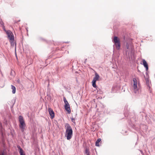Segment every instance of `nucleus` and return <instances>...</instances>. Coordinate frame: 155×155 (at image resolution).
Listing matches in <instances>:
<instances>
[{
    "mask_svg": "<svg viewBox=\"0 0 155 155\" xmlns=\"http://www.w3.org/2000/svg\"><path fill=\"white\" fill-rule=\"evenodd\" d=\"M113 42L114 44L116 49L119 50L120 47V39L117 37L114 36L113 38Z\"/></svg>",
    "mask_w": 155,
    "mask_h": 155,
    "instance_id": "5",
    "label": "nucleus"
},
{
    "mask_svg": "<svg viewBox=\"0 0 155 155\" xmlns=\"http://www.w3.org/2000/svg\"><path fill=\"white\" fill-rule=\"evenodd\" d=\"M11 88L12 89V93L13 94H15L16 92V88L13 85H11Z\"/></svg>",
    "mask_w": 155,
    "mask_h": 155,
    "instance_id": "12",
    "label": "nucleus"
},
{
    "mask_svg": "<svg viewBox=\"0 0 155 155\" xmlns=\"http://www.w3.org/2000/svg\"><path fill=\"white\" fill-rule=\"evenodd\" d=\"M65 127L66 128L65 131V137L68 140H70L72 137L73 135V130L71 127L70 126L69 124L67 123Z\"/></svg>",
    "mask_w": 155,
    "mask_h": 155,
    "instance_id": "2",
    "label": "nucleus"
},
{
    "mask_svg": "<svg viewBox=\"0 0 155 155\" xmlns=\"http://www.w3.org/2000/svg\"><path fill=\"white\" fill-rule=\"evenodd\" d=\"M19 153L20 154V155H25V154L24 153V151L23 150L21 147H19Z\"/></svg>",
    "mask_w": 155,
    "mask_h": 155,
    "instance_id": "11",
    "label": "nucleus"
},
{
    "mask_svg": "<svg viewBox=\"0 0 155 155\" xmlns=\"http://www.w3.org/2000/svg\"><path fill=\"white\" fill-rule=\"evenodd\" d=\"M85 152L87 155L88 154H89V152L87 149L85 150Z\"/></svg>",
    "mask_w": 155,
    "mask_h": 155,
    "instance_id": "13",
    "label": "nucleus"
},
{
    "mask_svg": "<svg viewBox=\"0 0 155 155\" xmlns=\"http://www.w3.org/2000/svg\"><path fill=\"white\" fill-rule=\"evenodd\" d=\"M101 138H99L96 141L95 143V145L97 147H99L100 145L99 144V143L101 141Z\"/></svg>",
    "mask_w": 155,
    "mask_h": 155,
    "instance_id": "10",
    "label": "nucleus"
},
{
    "mask_svg": "<svg viewBox=\"0 0 155 155\" xmlns=\"http://www.w3.org/2000/svg\"><path fill=\"white\" fill-rule=\"evenodd\" d=\"M20 21V20H19L18 21H17V22H16V21H15V23H17L18 22V21Z\"/></svg>",
    "mask_w": 155,
    "mask_h": 155,
    "instance_id": "17",
    "label": "nucleus"
},
{
    "mask_svg": "<svg viewBox=\"0 0 155 155\" xmlns=\"http://www.w3.org/2000/svg\"><path fill=\"white\" fill-rule=\"evenodd\" d=\"M87 155H90V154H88Z\"/></svg>",
    "mask_w": 155,
    "mask_h": 155,
    "instance_id": "18",
    "label": "nucleus"
},
{
    "mask_svg": "<svg viewBox=\"0 0 155 155\" xmlns=\"http://www.w3.org/2000/svg\"><path fill=\"white\" fill-rule=\"evenodd\" d=\"M63 100L65 103L64 106L65 109L68 113L70 114L71 112L70 105L65 97H63Z\"/></svg>",
    "mask_w": 155,
    "mask_h": 155,
    "instance_id": "6",
    "label": "nucleus"
},
{
    "mask_svg": "<svg viewBox=\"0 0 155 155\" xmlns=\"http://www.w3.org/2000/svg\"><path fill=\"white\" fill-rule=\"evenodd\" d=\"M71 121L73 122L74 124H75V119L74 118H71Z\"/></svg>",
    "mask_w": 155,
    "mask_h": 155,
    "instance_id": "14",
    "label": "nucleus"
},
{
    "mask_svg": "<svg viewBox=\"0 0 155 155\" xmlns=\"http://www.w3.org/2000/svg\"><path fill=\"white\" fill-rule=\"evenodd\" d=\"M5 31L6 32L11 45L14 46L15 43V41L13 34L9 30L7 31L5 30Z\"/></svg>",
    "mask_w": 155,
    "mask_h": 155,
    "instance_id": "3",
    "label": "nucleus"
},
{
    "mask_svg": "<svg viewBox=\"0 0 155 155\" xmlns=\"http://www.w3.org/2000/svg\"><path fill=\"white\" fill-rule=\"evenodd\" d=\"M142 61H143V65L144 66V67L146 68V70L147 71L148 70V64H147V62L144 59L142 60Z\"/></svg>",
    "mask_w": 155,
    "mask_h": 155,
    "instance_id": "9",
    "label": "nucleus"
},
{
    "mask_svg": "<svg viewBox=\"0 0 155 155\" xmlns=\"http://www.w3.org/2000/svg\"><path fill=\"white\" fill-rule=\"evenodd\" d=\"M133 81L132 89L135 93H138L140 87L139 80L138 78H134L133 79Z\"/></svg>",
    "mask_w": 155,
    "mask_h": 155,
    "instance_id": "1",
    "label": "nucleus"
},
{
    "mask_svg": "<svg viewBox=\"0 0 155 155\" xmlns=\"http://www.w3.org/2000/svg\"><path fill=\"white\" fill-rule=\"evenodd\" d=\"M0 155H5L4 152H2L0 153Z\"/></svg>",
    "mask_w": 155,
    "mask_h": 155,
    "instance_id": "16",
    "label": "nucleus"
},
{
    "mask_svg": "<svg viewBox=\"0 0 155 155\" xmlns=\"http://www.w3.org/2000/svg\"><path fill=\"white\" fill-rule=\"evenodd\" d=\"M126 47L127 49H128L129 48V45L127 43L126 45Z\"/></svg>",
    "mask_w": 155,
    "mask_h": 155,
    "instance_id": "15",
    "label": "nucleus"
},
{
    "mask_svg": "<svg viewBox=\"0 0 155 155\" xmlns=\"http://www.w3.org/2000/svg\"><path fill=\"white\" fill-rule=\"evenodd\" d=\"M99 78V75L97 73H96L95 74V77L94 78L93 80L92 81V86L94 87L95 88H96L97 87L96 84V82L98 80Z\"/></svg>",
    "mask_w": 155,
    "mask_h": 155,
    "instance_id": "7",
    "label": "nucleus"
},
{
    "mask_svg": "<svg viewBox=\"0 0 155 155\" xmlns=\"http://www.w3.org/2000/svg\"><path fill=\"white\" fill-rule=\"evenodd\" d=\"M19 120L20 123L19 127L21 129V131H23L26 125L23 118L22 116H20L19 117Z\"/></svg>",
    "mask_w": 155,
    "mask_h": 155,
    "instance_id": "4",
    "label": "nucleus"
},
{
    "mask_svg": "<svg viewBox=\"0 0 155 155\" xmlns=\"http://www.w3.org/2000/svg\"><path fill=\"white\" fill-rule=\"evenodd\" d=\"M48 111L50 115L51 116V118L53 119L54 118V114L53 110L51 108H49L48 109Z\"/></svg>",
    "mask_w": 155,
    "mask_h": 155,
    "instance_id": "8",
    "label": "nucleus"
}]
</instances>
